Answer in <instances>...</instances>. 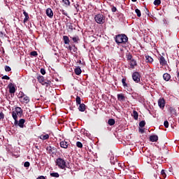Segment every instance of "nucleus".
<instances>
[{"label":"nucleus","instance_id":"obj_46","mask_svg":"<svg viewBox=\"0 0 179 179\" xmlns=\"http://www.w3.org/2000/svg\"><path fill=\"white\" fill-rule=\"evenodd\" d=\"M41 73L42 75H45V69H41Z\"/></svg>","mask_w":179,"mask_h":179},{"label":"nucleus","instance_id":"obj_16","mask_svg":"<svg viewBox=\"0 0 179 179\" xmlns=\"http://www.w3.org/2000/svg\"><path fill=\"white\" fill-rule=\"evenodd\" d=\"M135 82L136 83H139V82H141V74L138 72H135Z\"/></svg>","mask_w":179,"mask_h":179},{"label":"nucleus","instance_id":"obj_23","mask_svg":"<svg viewBox=\"0 0 179 179\" xmlns=\"http://www.w3.org/2000/svg\"><path fill=\"white\" fill-rule=\"evenodd\" d=\"M63 41L64 42V44H69V43H71V41L69 40V37L68 36H64Z\"/></svg>","mask_w":179,"mask_h":179},{"label":"nucleus","instance_id":"obj_59","mask_svg":"<svg viewBox=\"0 0 179 179\" xmlns=\"http://www.w3.org/2000/svg\"><path fill=\"white\" fill-rule=\"evenodd\" d=\"M134 174H135V171H134Z\"/></svg>","mask_w":179,"mask_h":179},{"label":"nucleus","instance_id":"obj_10","mask_svg":"<svg viewBox=\"0 0 179 179\" xmlns=\"http://www.w3.org/2000/svg\"><path fill=\"white\" fill-rule=\"evenodd\" d=\"M146 125V122L145 120H142L139 122V132L140 134H143L145 132V129L143 127Z\"/></svg>","mask_w":179,"mask_h":179},{"label":"nucleus","instance_id":"obj_57","mask_svg":"<svg viewBox=\"0 0 179 179\" xmlns=\"http://www.w3.org/2000/svg\"><path fill=\"white\" fill-rule=\"evenodd\" d=\"M131 2H135V0H131Z\"/></svg>","mask_w":179,"mask_h":179},{"label":"nucleus","instance_id":"obj_60","mask_svg":"<svg viewBox=\"0 0 179 179\" xmlns=\"http://www.w3.org/2000/svg\"><path fill=\"white\" fill-rule=\"evenodd\" d=\"M135 1L136 2V0H135Z\"/></svg>","mask_w":179,"mask_h":179},{"label":"nucleus","instance_id":"obj_58","mask_svg":"<svg viewBox=\"0 0 179 179\" xmlns=\"http://www.w3.org/2000/svg\"><path fill=\"white\" fill-rule=\"evenodd\" d=\"M131 155H134V152L133 151H131Z\"/></svg>","mask_w":179,"mask_h":179},{"label":"nucleus","instance_id":"obj_1","mask_svg":"<svg viewBox=\"0 0 179 179\" xmlns=\"http://www.w3.org/2000/svg\"><path fill=\"white\" fill-rule=\"evenodd\" d=\"M12 117L14 120L15 125H17V117H22L23 115V109L22 108L17 106L15 110L11 113Z\"/></svg>","mask_w":179,"mask_h":179},{"label":"nucleus","instance_id":"obj_17","mask_svg":"<svg viewBox=\"0 0 179 179\" xmlns=\"http://www.w3.org/2000/svg\"><path fill=\"white\" fill-rule=\"evenodd\" d=\"M117 100L119 101H125V96L124 94H117Z\"/></svg>","mask_w":179,"mask_h":179},{"label":"nucleus","instance_id":"obj_2","mask_svg":"<svg viewBox=\"0 0 179 179\" xmlns=\"http://www.w3.org/2000/svg\"><path fill=\"white\" fill-rule=\"evenodd\" d=\"M128 41V36L125 34H118L115 36V42L117 44H125Z\"/></svg>","mask_w":179,"mask_h":179},{"label":"nucleus","instance_id":"obj_45","mask_svg":"<svg viewBox=\"0 0 179 179\" xmlns=\"http://www.w3.org/2000/svg\"><path fill=\"white\" fill-rule=\"evenodd\" d=\"M130 8H131V10H135V4L131 3Z\"/></svg>","mask_w":179,"mask_h":179},{"label":"nucleus","instance_id":"obj_32","mask_svg":"<svg viewBox=\"0 0 179 179\" xmlns=\"http://www.w3.org/2000/svg\"><path fill=\"white\" fill-rule=\"evenodd\" d=\"M62 2H64L66 6H71V1L69 0H62Z\"/></svg>","mask_w":179,"mask_h":179},{"label":"nucleus","instance_id":"obj_18","mask_svg":"<svg viewBox=\"0 0 179 179\" xmlns=\"http://www.w3.org/2000/svg\"><path fill=\"white\" fill-rule=\"evenodd\" d=\"M78 110L79 111H81V113H83V111L86 110V105H85V103L79 104Z\"/></svg>","mask_w":179,"mask_h":179},{"label":"nucleus","instance_id":"obj_19","mask_svg":"<svg viewBox=\"0 0 179 179\" xmlns=\"http://www.w3.org/2000/svg\"><path fill=\"white\" fill-rule=\"evenodd\" d=\"M23 15L25 16L24 19V23H26L29 19H30V17L29 16V13H27L24 10H23Z\"/></svg>","mask_w":179,"mask_h":179},{"label":"nucleus","instance_id":"obj_20","mask_svg":"<svg viewBox=\"0 0 179 179\" xmlns=\"http://www.w3.org/2000/svg\"><path fill=\"white\" fill-rule=\"evenodd\" d=\"M150 140L151 142H157V141H159V137L156 135H153L150 137Z\"/></svg>","mask_w":179,"mask_h":179},{"label":"nucleus","instance_id":"obj_14","mask_svg":"<svg viewBox=\"0 0 179 179\" xmlns=\"http://www.w3.org/2000/svg\"><path fill=\"white\" fill-rule=\"evenodd\" d=\"M24 122H26L24 119H20L19 122L17 121V125H18L20 128H24Z\"/></svg>","mask_w":179,"mask_h":179},{"label":"nucleus","instance_id":"obj_54","mask_svg":"<svg viewBox=\"0 0 179 179\" xmlns=\"http://www.w3.org/2000/svg\"><path fill=\"white\" fill-rule=\"evenodd\" d=\"M132 78H133V80H135V73H133V74H132Z\"/></svg>","mask_w":179,"mask_h":179},{"label":"nucleus","instance_id":"obj_28","mask_svg":"<svg viewBox=\"0 0 179 179\" xmlns=\"http://www.w3.org/2000/svg\"><path fill=\"white\" fill-rule=\"evenodd\" d=\"M122 83L124 87H128V84H127V78H122Z\"/></svg>","mask_w":179,"mask_h":179},{"label":"nucleus","instance_id":"obj_21","mask_svg":"<svg viewBox=\"0 0 179 179\" xmlns=\"http://www.w3.org/2000/svg\"><path fill=\"white\" fill-rule=\"evenodd\" d=\"M145 61L146 62H148L149 64L153 63V58L149 55L145 56Z\"/></svg>","mask_w":179,"mask_h":179},{"label":"nucleus","instance_id":"obj_42","mask_svg":"<svg viewBox=\"0 0 179 179\" xmlns=\"http://www.w3.org/2000/svg\"><path fill=\"white\" fill-rule=\"evenodd\" d=\"M24 166H25V167H30V162H25L24 164Z\"/></svg>","mask_w":179,"mask_h":179},{"label":"nucleus","instance_id":"obj_26","mask_svg":"<svg viewBox=\"0 0 179 179\" xmlns=\"http://www.w3.org/2000/svg\"><path fill=\"white\" fill-rule=\"evenodd\" d=\"M129 69H134L135 68V61L134 60H131L130 62H129Z\"/></svg>","mask_w":179,"mask_h":179},{"label":"nucleus","instance_id":"obj_43","mask_svg":"<svg viewBox=\"0 0 179 179\" xmlns=\"http://www.w3.org/2000/svg\"><path fill=\"white\" fill-rule=\"evenodd\" d=\"M164 125L165 128H169V121H167V120L164 121Z\"/></svg>","mask_w":179,"mask_h":179},{"label":"nucleus","instance_id":"obj_22","mask_svg":"<svg viewBox=\"0 0 179 179\" xmlns=\"http://www.w3.org/2000/svg\"><path fill=\"white\" fill-rule=\"evenodd\" d=\"M74 72L76 73V75H80V73H82V69H80V67L78 66L74 69Z\"/></svg>","mask_w":179,"mask_h":179},{"label":"nucleus","instance_id":"obj_4","mask_svg":"<svg viewBox=\"0 0 179 179\" xmlns=\"http://www.w3.org/2000/svg\"><path fill=\"white\" fill-rule=\"evenodd\" d=\"M94 20L98 24H104L106 23V15L102 13L96 14L94 16Z\"/></svg>","mask_w":179,"mask_h":179},{"label":"nucleus","instance_id":"obj_12","mask_svg":"<svg viewBox=\"0 0 179 179\" xmlns=\"http://www.w3.org/2000/svg\"><path fill=\"white\" fill-rule=\"evenodd\" d=\"M46 15L50 17V19H52L54 16V13L52 12V10L50 8H48L46 9Z\"/></svg>","mask_w":179,"mask_h":179},{"label":"nucleus","instance_id":"obj_37","mask_svg":"<svg viewBox=\"0 0 179 179\" xmlns=\"http://www.w3.org/2000/svg\"><path fill=\"white\" fill-rule=\"evenodd\" d=\"M169 112L171 113V114H176V109H174L173 107H170Z\"/></svg>","mask_w":179,"mask_h":179},{"label":"nucleus","instance_id":"obj_6","mask_svg":"<svg viewBox=\"0 0 179 179\" xmlns=\"http://www.w3.org/2000/svg\"><path fill=\"white\" fill-rule=\"evenodd\" d=\"M46 150L49 155H55L57 153V148L49 145L46 147Z\"/></svg>","mask_w":179,"mask_h":179},{"label":"nucleus","instance_id":"obj_7","mask_svg":"<svg viewBox=\"0 0 179 179\" xmlns=\"http://www.w3.org/2000/svg\"><path fill=\"white\" fill-rule=\"evenodd\" d=\"M8 88L9 89V93L10 94H13L16 92V85L12 83H10L8 85Z\"/></svg>","mask_w":179,"mask_h":179},{"label":"nucleus","instance_id":"obj_50","mask_svg":"<svg viewBox=\"0 0 179 179\" xmlns=\"http://www.w3.org/2000/svg\"><path fill=\"white\" fill-rule=\"evenodd\" d=\"M138 112L135 111V120H138Z\"/></svg>","mask_w":179,"mask_h":179},{"label":"nucleus","instance_id":"obj_29","mask_svg":"<svg viewBox=\"0 0 179 179\" xmlns=\"http://www.w3.org/2000/svg\"><path fill=\"white\" fill-rule=\"evenodd\" d=\"M50 176L55 177V178H58L59 177V173H58L57 172L51 173Z\"/></svg>","mask_w":179,"mask_h":179},{"label":"nucleus","instance_id":"obj_33","mask_svg":"<svg viewBox=\"0 0 179 179\" xmlns=\"http://www.w3.org/2000/svg\"><path fill=\"white\" fill-rule=\"evenodd\" d=\"M76 146H77V148L82 149V148H83V144H82V143H80V141H77Z\"/></svg>","mask_w":179,"mask_h":179},{"label":"nucleus","instance_id":"obj_47","mask_svg":"<svg viewBox=\"0 0 179 179\" xmlns=\"http://www.w3.org/2000/svg\"><path fill=\"white\" fill-rule=\"evenodd\" d=\"M161 174H162V176H163V177H166V172L164 171V169L162 170Z\"/></svg>","mask_w":179,"mask_h":179},{"label":"nucleus","instance_id":"obj_25","mask_svg":"<svg viewBox=\"0 0 179 179\" xmlns=\"http://www.w3.org/2000/svg\"><path fill=\"white\" fill-rule=\"evenodd\" d=\"M108 124L110 127H113V125H114L115 124V120H114V119H109L108 120Z\"/></svg>","mask_w":179,"mask_h":179},{"label":"nucleus","instance_id":"obj_56","mask_svg":"<svg viewBox=\"0 0 179 179\" xmlns=\"http://www.w3.org/2000/svg\"><path fill=\"white\" fill-rule=\"evenodd\" d=\"M132 149H134V147H130V150H132Z\"/></svg>","mask_w":179,"mask_h":179},{"label":"nucleus","instance_id":"obj_49","mask_svg":"<svg viewBox=\"0 0 179 179\" xmlns=\"http://www.w3.org/2000/svg\"><path fill=\"white\" fill-rule=\"evenodd\" d=\"M111 10L112 12H117V8L115 6H113L112 8H111Z\"/></svg>","mask_w":179,"mask_h":179},{"label":"nucleus","instance_id":"obj_9","mask_svg":"<svg viewBox=\"0 0 179 179\" xmlns=\"http://www.w3.org/2000/svg\"><path fill=\"white\" fill-rule=\"evenodd\" d=\"M158 106L162 110L164 109V107L166 106V101L164 100V98H161L158 100Z\"/></svg>","mask_w":179,"mask_h":179},{"label":"nucleus","instance_id":"obj_36","mask_svg":"<svg viewBox=\"0 0 179 179\" xmlns=\"http://www.w3.org/2000/svg\"><path fill=\"white\" fill-rule=\"evenodd\" d=\"M162 3V1L160 0H155L154 1V5H155L156 6H159V5H160Z\"/></svg>","mask_w":179,"mask_h":179},{"label":"nucleus","instance_id":"obj_48","mask_svg":"<svg viewBox=\"0 0 179 179\" xmlns=\"http://www.w3.org/2000/svg\"><path fill=\"white\" fill-rule=\"evenodd\" d=\"M73 52H76V51H78V48H76V45H73Z\"/></svg>","mask_w":179,"mask_h":179},{"label":"nucleus","instance_id":"obj_24","mask_svg":"<svg viewBox=\"0 0 179 179\" xmlns=\"http://www.w3.org/2000/svg\"><path fill=\"white\" fill-rule=\"evenodd\" d=\"M40 139H42V141H46V139H49L50 138V135L48 134H45V135H41L39 136Z\"/></svg>","mask_w":179,"mask_h":179},{"label":"nucleus","instance_id":"obj_53","mask_svg":"<svg viewBox=\"0 0 179 179\" xmlns=\"http://www.w3.org/2000/svg\"><path fill=\"white\" fill-rule=\"evenodd\" d=\"M69 51H72V46L69 45V47L67 48Z\"/></svg>","mask_w":179,"mask_h":179},{"label":"nucleus","instance_id":"obj_3","mask_svg":"<svg viewBox=\"0 0 179 179\" xmlns=\"http://www.w3.org/2000/svg\"><path fill=\"white\" fill-rule=\"evenodd\" d=\"M36 79L39 83H41L43 86H45L46 87H48V86H51L52 85L51 80L45 79L43 76H38Z\"/></svg>","mask_w":179,"mask_h":179},{"label":"nucleus","instance_id":"obj_34","mask_svg":"<svg viewBox=\"0 0 179 179\" xmlns=\"http://www.w3.org/2000/svg\"><path fill=\"white\" fill-rule=\"evenodd\" d=\"M76 104H81L80 96H77L76 98Z\"/></svg>","mask_w":179,"mask_h":179},{"label":"nucleus","instance_id":"obj_52","mask_svg":"<svg viewBox=\"0 0 179 179\" xmlns=\"http://www.w3.org/2000/svg\"><path fill=\"white\" fill-rule=\"evenodd\" d=\"M36 179H45V177L41 176L38 177Z\"/></svg>","mask_w":179,"mask_h":179},{"label":"nucleus","instance_id":"obj_38","mask_svg":"<svg viewBox=\"0 0 179 179\" xmlns=\"http://www.w3.org/2000/svg\"><path fill=\"white\" fill-rule=\"evenodd\" d=\"M30 55H31L32 57H37V55H38V54L37 53L36 51H32V52H31Z\"/></svg>","mask_w":179,"mask_h":179},{"label":"nucleus","instance_id":"obj_40","mask_svg":"<svg viewBox=\"0 0 179 179\" xmlns=\"http://www.w3.org/2000/svg\"><path fill=\"white\" fill-rule=\"evenodd\" d=\"M1 79L6 80H9L10 79V78L8 76H3V77H1Z\"/></svg>","mask_w":179,"mask_h":179},{"label":"nucleus","instance_id":"obj_8","mask_svg":"<svg viewBox=\"0 0 179 179\" xmlns=\"http://www.w3.org/2000/svg\"><path fill=\"white\" fill-rule=\"evenodd\" d=\"M20 99H21V103H25V104H27L30 101V98L29 96L24 95L23 92H22L21 96H20Z\"/></svg>","mask_w":179,"mask_h":179},{"label":"nucleus","instance_id":"obj_15","mask_svg":"<svg viewBox=\"0 0 179 179\" xmlns=\"http://www.w3.org/2000/svg\"><path fill=\"white\" fill-rule=\"evenodd\" d=\"M163 79L166 80V82H169L170 79H171V76L169 73H165L163 75Z\"/></svg>","mask_w":179,"mask_h":179},{"label":"nucleus","instance_id":"obj_39","mask_svg":"<svg viewBox=\"0 0 179 179\" xmlns=\"http://www.w3.org/2000/svg\"><path fill=\"white\" fill-rule=\"evenodd\" d=\"M60 12L62 13V15H64V16H67L68 17V13H66V11H65V10L61 9Z\"/></svg>","mask_w":179,"mask_h":179},{"label":"nucleus","instance_id":"obj_44","mask_svg":"<svg viewBox=\"0 0 179 179\" xmlns=\"http://www.w3.org/2000/svg\"><path fill=\"white\" fill-rule=\"evenodd\" d=\"M75 9H76L77 12H79V4L77 3L76 5H74Z\"/></svg>","mask_w":179,"mask_h":179},{"label":"nucleus","instance_id":"obj_11","mask_svg":"<svg viewBox=\"0 0 179 179\" xmlns=\"http://www.w3.org/2000/svg\"><path fill=\"white\" fill-rule=\"evenodd\" d=\"M159 64H160V65H162V66H165V65H167V61H166V59L164 58V57L160 56L159 57Z\"/></svg>","mask_w":179,"mask_h":179},{"label":"nucleus","instance_id":"obj_31","mask_svg":"<svg viewBox=\"0 0 179 179\" xmlns=\"http://www.w3.org/2000/svg\"><path fill=\"white\" fill-rule=\"evenodd\" d=\"M135 12H136V15L138 16V17H141L142 16V13H141V10L136 8L135 10Z\"/></svg>","mask_w":179,"mask_h":179},{"label":"nucleus","instance_id":"obj_13","mask_svg":"<svg viewBox=\"0 0 179 179\" xmlns=\"http://www.w3.org/2000/svg\"><path fill=\"white\" fill-rule=\"evenodd\" d=\"M59 145L60 148H62V149H68V146H69V143L66 141H61Z\"/></svg>","mask_w":179,"mask_h":179},{"label":"nucleus","instance_id":"obj_41","mask_svg":"<svg viewBox=\"0 0 179 179\" xmlns=\"http://www.w3.org/2000/svg\"><path fill=\"white\" fill-rule=\"evenodd\" d=\"M3 118H5V115L3 113L0 112V120H3Z\"/></svg>","mask_w":179,"mask_h":179},{"label":"nucleus","instance_id":"obj_51","mask_svg":"<svg viewBox=\"0 0 179 179\" xmlns=\"http://www.w3.org/2000/svg\"><path fill=\"white\" fill-rule=\"evenodd\" d=\"M131 115H132L133 118H135V110H133Z\"/></svg>","mask_w":179,"mask_h":179},{"label":"nucleus","instance_id":"obj_30","mask_svg":"<svg viewBox=\"0 0 179 179\" xmlns=\"http://www.w3.org/2000/svg\"><path fill=\"white\" fill-rule=\"evenodd\" d=\"M67 27H69V31H73V25L72 24V23H69L67 24Z\"/></svg>","mask_w":179,"mask_h":179},{"label":"nucleus","instance_id":"obj_5","mask_svg":"<svg viewBox=\"0 0 179 179\" xmlns=\"http://www.w3.org/2000/svg\"><path fill=\"white\" fill-rule=\"evenodd\" d=\"M56 166L59 167V169H62V170L65 169L66 167V162L64 160V159L59 157L56 159Z\"/></svg>","mask_w":179,"mask_h":179},{"label":"nucleus","instance_id":"obj_35","mask_svg":"<svg viewBox=\"0 0 179 179\" xmlns=\"http://www.w3.org/2000/svg\"><path fill=\"white\" fill-rule=\"evenodd\" d=\"M4 69L6 72H10L12 71V69L9 66H5Z\"/></svg>","mask_w":179,"mask_h":179},{"label":"nucleus","instance_id":"obj_27","mask_svg":"<svg viewBox=\"0 0 179 179\" xmlns=\"http://www.w3.org/2000/svg\"><path fill=\"white\" fill-rule=\"evenodd\" d=\"M72 40H73V43H76L78 44V43H79L80 39L79 38V36H76L73 37Z\"/></svg>","mask_w":179,"mask_h":179},{"label":"nucleus","instance_id":"obj_55","mask_svg":"<svg viewBox=\"0 0 179 179\" xmlns=\"http://www.w3.org/2000/svg\"><path fill=\"white\" fill-rule=\"evenodd\" d=\"M35 148H36V149H37L38 150H40V148H38V145H36Z\"/></svg>","mask_w":179,"mask_h":179}]
</instances>
